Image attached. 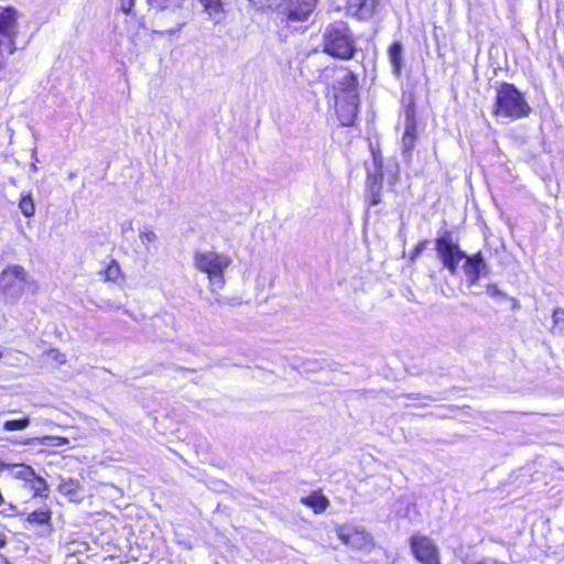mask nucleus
<instances>
[{"label": "nucleus", "mask_w": 564, "mask_h": 564, "mask_svg": "<svg viewBox=\"0 0 564 564\" xmlns=\"http://www.w3.org/2000/svg\"><path fill=\"white\" fill-rule=\"evenodd\" d=\"M37 282L20 264H11L0 272V295L6 302L18 303L25 291L34 294Z\"/></svg>", "instance_id": "f257e3e1"}, {"label": "nucleus", "mask_w": 564, "mask_h": 564, "mask_svg": "<svg viewBox=\"0 0 564 564\" xmlns=\"http://www.w3.org/2000/svg\"><path fill=\"white\" fill-rule=\"evenodd\" d=\"M324 52L339 59H351L357 51L354 34L344 21L328 24L323 32Z\"/></svg>", "instance_id": "f03ea898"}, {"label": "nucleus", "mask_w": 564, "mask_h": 564, "mask_svg": "<svg viewBox=\"0 0 564 564\" xmlns=\"http://www.w3.org/2000/svg\"><path fill=\"white\" fill-rule=\"evenodd\" d=\"M531 107L523 94L510 83H501L497 87L494 113L497 117L518 120L530 115Z\"/></svg>", "instance_id": "7ed1b4c3"}, {"label": "nucleus", "mask_w": 564, "mask_h": 564, "mask_svg": "<svg viewBox=\"0 0 564 564\" xmlns=\"http://www.w3.org/2000/svg\"><path fill=\"white\" fill-rule=\"evenodd\" d=\"M230 263L229 257L215 251L196 252L194 257L196 269L208 275L212 292L223 289L225 284L224 272Z\"/></svg>", "instance_id": "20e7f679"}, {"label": "nucleus", "mask_w": 564, "mask_h": 564, "mask_svg": "<svg viewBox=\"0 0 564 564\" xmlns=\"http://www.w3.org/2000/svg\"><path fill=\"white\" fill-rule=\"evenodd\" d=\"M435 250L443 267L455 275L459 262L466 258V252L454 240L452 230L445 229L438 235L435 239Z\"/></svg>", "instance_id": "39448f33"}, {"label": "nucleus", "mask_w": 564, "mask_h": 564, "mask_svg": "<svg viewBox=\"0 0 564 564\" xmlns=\"http://www.w3.org/2000/svg\"><path fill=\"white\" fill-rule=\"evenodd\" d=\"M382 155L372 153V163L367 167V186L369 192V204L376 206L381 203L382 191Z\"/></svg>", "instance_id": "423d86ee"}, {"label": "nucleus", "mask_w": 564, "mask_h": 564, "mask_svg": "<svg viewBox=\"0 0 564 564\" xmlns=\"http://www.w3.org/2000/svg\"><path fill=\"white\" fill-rule=\"evenodd\" d=\"M335 100H359L358 77L352 72L344 69L334 83Z\"/></svg>", "instance_id": "0eeeda50"}, {"label": "nucleus", "mask_w": 564, "mask_h": 564, "mask_svg": "<svg viewBox=\"0 0 564 564\" xmlns=\"http://www.w3.org/2000/svg\"><path fill=\"white\" fill-rule=\"evenodd\" d=\"M410 545L415 558L422 564H441L438 549L427 536L413 535Z\"/></svg>", "instance_id": "6e6552de"}, {"label": "nucleus", "mask_w": 564, "mask_h": 564, "mask_svg": "<svg viewBox=\"0 0 564 564\" xmlns=\"http://www.w3.org/2000/svg\"><path fill=\"white\" fill-rule=\"evenodd\" d=\"M463 260V271L470 285L477 284L481 276H487L491 272L489 264L480 251L474 254L466 253V258Z\"/></svg>", "instance_id": "1a4fd4ad"}, {"label": "nucleus", "mask_w": 564, "mask_h": 564, "mask_svg": "<svg viewBox=\"0 0 564 564\" xmlns=\"http://www.w3.org/2000/svg\"><path fill=\"white\" fill-rule=\"evenodd\" d=\"M405 123L402 138V150L405 155H411L416 140V121L414 106H408L404 111Z\"/></svg>", "instance_id": "9d476101"}, {"label": "nucleus", "mask_w": 564, "mask_h": 564, "mask_svg": "<svg viewBox=\"0 0 564 564\" xmlns=\"http://www.w3.org/2000/svg\"><path fill=\"white\" fill-rule=\"evenodd\" d=\"M381 0H348V12L358 20L371 19L378 11Z\"/></svg>", "instance_id": "9b49d317"}, {"label": "nucleus", "mask_w": 564, "mask_h": 564, "mask_svg": "<svg viewBox=\"0 0 564 564\" xmlns=\"http://www.w3.org/2000/svg\"><path fill=\"white\" fill-rule=\"evenodd\" d=\"M338 120L345 127L352 126L358 113L359 100H335Z\"/></svg>", "instance_id": "f8f14e48"}, {"label": "nucleus", "mask_w": 564, "mask_h": 564, "mask_svg": "<svg viewBox=\"0 0 564 564\" xmlns=\"http://www.w3.org/2000/svg\"><path fill=\"white\" fill-rule=\"evenodd\" d=\"M17 34V11L13 8L3 9L0 12V37L12 39Z\"/></svg>", "instance_id": "ddd939ff"}, {"label": "nucleus", "mask_w": 564, "mask_h": 564, "mask_svg": "<svg viewBox=\"0 0 564 564\" xmlns=\"http://www.w3.org/2000/svg\"><path fill=\"white\" fill-rule=\"evenodd\" d=\"M339 536L345 544L357 550H367L372 545L371 536L364 531L354 530L346 534L341 533Z\"/></svg>", "instance_id": "4468645a"}, {"label": "nucleus", "mask_w": 564, "mask_h": 564, "mask_svg": "<svg viewBox=\"0 0 564 564\" xmlns=\"http://www.w3.org/2000/svg\"><path fill=\"white\" fill-rule=\"evenodd\" d=\"M229 0H200L205 12L209 15L210 20L217 24L225 18L224 6Z\"/></svg>", "instance_id": "2eb2a0df"}, {"label": "nucleus", "mask_w": 564, "mask_h": 564, "mask_svg": "<svg viewBox=\"0 0 564 564\" xmlns=\"http://www.w3.org/2000/svg\"><path fill=\"white\" fill-rule=\"evenodd\" d=\"M52 511L48 508H42L29 513L26 522L31 525L43 527L45 532L52 531Z\"/></svg>", "instance_id": "dca6fc26"}, {"label": "nucleus", "mask_w": 564, "mask_h": 564, "mask_svg": "<svg viewBox=\"0 0 564 564\" xmlns=\"http://www.w3.org/2000/svg\"><path fill=\"white\" fill-rule=\"evenodd\" d=\"M389 59L392 66V72L395 76L401 74L403 67V45L400 41H394L389 50Z\"/></svg>", "instance_id": "f3484780"}, {"label": "nucleus", "mask_w": 564, "mask_h": 564, "mask_svg": "<svg viewBox=\"0 0 564 564\" xmlns=\"http://www.w3.org/2000/svg\"><path fill=\"white\" fill-rule=\"evenodd\" d=\"M301 501L303 505L312 508L316 513L325 511L329 505L328 499L319 492H313L307 497H303Z\"/></svg>", "instance_id": "a211bd4d"}, {"label": "nucleus", "mask_w": 564, "mask_h": 564, "mask_svg": "<svg viewBox=\"0 0 564 564\" xmlns=\"http://www.w3.org/2000/svg\"><path fill=\"white\" fill-rule=\"evenodd\" d=\"M80 489V484L77 479L68 478V479H62V481L58 485V492L63 496L68 497L70 500H77L78 499V492Z\"/></svg>", "instance_id": "6ab92c4d"}, {"label": "nucleus", "mask_w": 564, "mask_h": 564, "mask_svg": "<svg viewBox=\"0 0 564 564\" xmlns=\"http://www.w3.org/2000/svg\"><path fill=\"white\" fill-rule=\"evenodd\" d=\"M25 487L34 492V497H47V484L44 478L35 473L30 478L29 482H26Z\"/></svg>", "instance_id": "aec40b11"}, {"label": "nucleus", "mask_w": 564, "mask_h": 564, "mask_svg": "<svg viewBox=\"0 0 564 564\" xmlns=\"http://www.w3.org/2000/svg\"><path fill=\"white\" fill-rule=\"evenodd\" d=\"M184 0H147L148 4L156 10L164 11L170 10L174 11L182 7Z\"/></svg>", "instance_id": "412c9836"}, {"label": "nucleus", "mask_w": 564, "mask_h": 564, "mask_svg": "<svg viewBox=\"0 0 564 564\" xmlns=\"http://www.w3.org/2000/svg\"><path fill=\"white\" fill-rule=\"evenodd\" d=\"M34 469L24 464H15L12 466V475L17 479L24 480V486L29 482L30 478L34 475Z\"/></svg>", "instance_id": "4be33fe9"}, {"label": "nucleus", "mask_w": 564, "mask_h": 564, "mask_svg": "<svg viewBox=\"0 0 564 564\" xmlns=\"http://www.w3.org/2000/svg\"><path fill=\"white\" fill-rule=\"evenodd\" d=\"M15 48V43L12 39L0 37V68L4 65L6 56L13 54Z\"/></svg>", "instance_id": "5701e85b"}, {"label": "nucleus", "mask_w": 564, "mask_h": 564, "mask_svg": "<svg viewBox=\"0 0 564 564\" xmlns=\"http://www.w3.org/2000/svg\"><path fill=\"white\" fill-rule=\"evenodd\" d=\"M19 208L25 217H32L34 215L35 205H34L31 193L22 195L20 203H19Z\"/></svg>", "instance_id": "b1692460"}, {"label": "nucleus", "mask_w": 564, "mask_h": 564, "mask_svg": "<svg viewBox=\"0 0 564 564\" xmlns=\"http://www.w3.org/2000/svg\"><path fill=\"white\" fill-rule=\"evenodd\" d=\"M30 425V419L28 416L14 420H7L3 423L4 431H22Z\"/></svg>", "instance_id": "393cba45"}, {"label": "nucleus", "mask_w": 564, "mask_h": 564, "mask_svg": "<svg viewBox=\"0 0 564 564\" xmlns=\"http://www.w3.org/2000/svg\"><path fill=\"white\" fill-rule=\"evenodd\" d=\"M553 329H557L558 332L564 330V310L556 308L553 312Z\"/></svg>", "instance_id": "a878e982"}, {"label": "nucleus", "mask_w": 564, "mask_h": 564, "mask_svg": "<svg viewBox=\"0 0 564 564\" xmlns=\"http://www.w3.org/2000/svg\"><path fill=\"white\" fill-rule=\"evenodd\" d=\"M139 236L143 245L155 242L158 240L156 234L150 230L149 228H144L143 230H141Z\"/></svg>", "instance_id": "bb28decb"}, {"label": "nucleus", "mask_w": 564, "mask_h": 564, "mask_svg": "<svg viewBox=\"0 0 564 564\" xmlns=\"http://www.w3.org/2000/svg\"><path fill=\"white\" fill-rule=\"evenodd\" d=\"M427 245H429V240L420 241L415 246L413 251L410 253V257H409L410 261L414 262L422 254V252L426 249Z\"/></svg>", "instance_id": "cd10ccee"}, {"label": "nucleus", "mask_w": 564, "mask_h": 564, "mask_svg": "<svg viewBox=\"0 0 564 564\" xmlns=\"http://www.w3.org/2000/svg\"><path fill=\"white\" fill-rule=\"evenodd\" d=\"M120 272V268L117 262L113 261L112 264H110L106 270V275L108 280L115 281Z\"/></svg>", "instance_id": "c85d7f7f"}, {"label": "nucleus", "mask_w": 564, "mask_h": 564, "mask_svg": "<svg viewBox=\"0 0 564 564\" xmlns=\"http://www.w3.org/2000/svg\"><path fill=\"white\" fill-rule=\"evenodd\" d=\"M486 292L491 297H505V293L496 284H488Z\"/></svg>", "instance_id": "c756f323"}, {"label": "nucleus", "mask_w": 564, "mask_h": 564, "mask_svg": "<svg viewBox=\"0 0 564 564\" xmlns=\"http://www.w3.org/2000/svg\"><path fill=\"white\" fill-rule=\"evenodd\" d=\"M134 6V0H121V10L124 13H130Z\"/></svg>", "instance_id": "7c9ffc66"}, {"label": "nucleus", "mask_w": 564, "mask_h": 564, "mask_svg": "<svg viewBox=\"0 0 564 564\" xmlns=\"http://www.w3.org/2000/svg\"><path fill=\"white\" fill-rule=\"evenodd\" d=\"M3 512H4L7 516H13V514H15V513L18 512V509H17V507H15V506H13V505H9V507H8V508H6V509L3 510Z\"/></svg>", "instance_id": "2f4dec72"}, {"label": "nucleus", "mask_w": 564, "mask_h": 564, "mask_svg": "<svg viewBox=\"0 0 564 564\" xmlns=\"http://www.w3.org/2000/svg\"><path fill=\"white\" fill-rule=\"evenodd\" d=\"M52 352H53V354H55L54 358H55L58 362H61V364L65 362L64 356H63V355H61L57 350H52Z\"/></svg>", "instance_id": "473e14b6"}, {"label": "nucleus", "mask_w": 564, "mask_h": 564, "mask_svg": "<svg viewBox=\"0 0 564 564\" xmlns=\"http://www.w3.org/2000/svg\"><path fill=\"white\" fill-rule=\"evenodd\" d=\"M7 545V535L3 532H0V549Z\"/></svg>", "instance_id": "72a5a7b5"}, {"label": "nucleus", "mask_w": 564, "mask_h": 564, "mask_svg": "<svg viewBox=\"0 0 564 564\" xmlns=\"http://www.w3.org/2000/svg\"><path fill=\"white\" fill-rule=\"evenodd\" d=\"M399 236L404 239L405 238V226L404 224L401 225V228L399 230Z\"/></svg>", "instance_id": "f704fd0d"}, {"label": "nucleus", "mask_w": 564, "mask_h": 564, "mask_svg": "<svg viewBox=\"0 0 564 564\" xmlns=\"http://www.w3.org/2000/svg\"><path fill=\"white\" fill-rule=\"evenodd\" d=\"M180 28H176V29H170V30H166V31H158V33H169V34H173L175 33L176 31H178Z\"/></svg>", "instance_id": "c9c22d12"}, {"label": "nucleus", "mask_w": 564, "mask_h": 564, "mask_svg": "<svg viewBox=\"0 0 564 564\" xmlns=\"http://www.w3.org/2000/svg\"><path fill=\"white\" fill-rule=\"evenodd\" d=\"M486 563H487V564H507V563H505V562H501V561H498V560H494V558L489 560V561H488V562H486Z\"/></svg>", "instance_id": "e433bc0d"}, {"label": "nucleus", "mask_w": 564, "mask_h": 564, "mask_svg": "<svg viewBox=\"0 0 564 564\" xmlns=\"http://www.w3.org/2000/svg\"><path fill=\"white\" fill-rule=\"evenodd\" d=\"M178 370H181V371H193V370H192V369H189V368H183V367H180V368H178Z\"/></svg>", "instance_id": "4c0bfd02"}, {"label": "nucleus", "mask_w": 564, "mask_h": 564, "mask_svg": "<svg viewBox=\"0 0 564 564\" xmlns=\"http://www.w3.org/2000/svg\"><path fill=\"white\" fill-rule=\"evenodd\" d=\"M465 564H487V563L486 562H478V563L465 562Z\"/></svg>", "instance_id": "58836bf2"}, {"label": "nucleus", "mask_w": 564, "mask_h": 564, "mask_svg": "<svg viewBox=\"0 0 564 564\" xmlns=\"http://www.w3.org/2000/svg\"><path fill=\"white\" fill-rule=\"evenodd\" d=\"M45 440H48V437H45L43 438V441L41 442L42 445H45L46 443L44 442Z\"/></svg>", "instance_id": "ea45409f"}]
</instances>
